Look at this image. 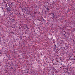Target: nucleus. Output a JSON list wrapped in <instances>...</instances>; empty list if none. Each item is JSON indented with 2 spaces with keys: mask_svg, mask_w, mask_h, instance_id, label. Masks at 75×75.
Instances as JSON below:
<instances>
[{
  "mask_svg": "<svg viewBox=\"0 0 75 75\" xmlns=\"http://www.w3.org/2000/svg\"><path fill=\"white\" fill-rule=\"evenodd\" d=\"M7 11H8V12H10V11H11V8H8L7 9Z\"/></svg>",
  "mask_w": 75,
  "mask_h": 75,
  "instance_id": "nucleus-1",
  "label": "nucleus"
},
{
  "mask_svg": "<svg viewBox=\"0 0 75 75\" xmlns=\"http://www.w3.org/2000/svg\"><path fill=\"white\" fill-rule=\"evenodd\" d=\"M51 16L52 17H55V15L54 14V13H51Z\"/></svg>",
  "mask_w": 75,
  "mask_h": 75,
  "instance_id": "nucleus-2",
  "label": "nucleus"
},
{
  "mask_svg": "<svg viewBox=\"0 0 75 75\" xmlns=\"http://www.w3.org/2000/svg\"><path fill=\"white\" fill-rule=\"evenodd\" d=\"M2 4H3V5L4 6V4H6V2H3L2 3Z\"/></svg>",
  "mask_w": 75,
  "mask_h": 75,
  "instance_id": "nucleus-3",
  "label": "nucleus"
},
{
  "mask_svg": "<svg viewBox=\"0 0 75 75\" xmlns=\"http://www.w3.org/2000/svg\"><path fill=\"white\" fill-rule=\"evenodd\" d=\"M4 6H5V7H7V3H6V4H5Z\"/></svg>",
  "mask_w": 75,
  "mask_h": 75,
  "instance_id": "nucleus-4",
  "label": "nucleus"
},
{
  "mask_svg": "<svg viewBox=\"0 0 75 75\" xmlns=\"http://www.w3.org/2000/svg\"><path fill=\"white\" fill-rule=\"evenodd\" d=\"M52 41L53 42V43H55V40H54V39Z\"/></svg>",
  "mask_w": 75,
  "mask_h": 75,
  "instance_id": "nucleus-5",
  "label": "nucleus"
},
{
  "mask_svg": "<svg viewBox=\"0 0 75 75\" xmlns=\"http://www.w3.org/2000/svg\"><path fill=\"white\" fill-rule=\"evenodd\" d=\"M47 10H48V11H49V10H50V9H49V8H47Z\"/></svg>",
  "mask_w": 75,
  "mask_h": 75,
  "instance_id": "nucleus-6",
  "label": "nucleus"
},
{
  "mask_svg": "<svg viewBox=\"0 0 75 75\" xmlns=\"http://www.w3.org/2000/svg\"><path fill=\"white\" fill-rule=\"evenodd\" d=\"M68 74H70V73H69V72H67Z\"/></svg>",
  "mask_w": 75,
  "mask_h": 75,
  "instance_id": "nucleus-7",
  "label": "nucleus"
},
{
  "mask_svg": "<svg viewBox=\"0 0 75 75\" xmlns=\"http://www.w3.org/2000/svg\"><path fill=\"white\" fill-rule=\"evenodd\" d=\"M11 4H12V3H11Z\"/></svg>",
  "mask_w": 75,
  "mask_h": 75,
  "instance_id": "nucleus-8",
  "label": "nucleus"
},
{
  "mask_svg": "<svg viewBox=\"0 0 75 75\" xmlns=\"http://www.w3.org/2000/svg\"><path fill=\"white\" fill-rule=\"evenodd\" d=\"M35 8H37V6H35Z\"/></svg>",
  "mask_w": 75,
  "mask_h": 75,
  "instance_id": "nucleus-9",
  "label": "nucleus"
},
{
  "mask_svg": "<svg viewBox=\"0 0 75 75\" xmlns=\"http://www.w3.org/2000/svg\"><path fill=\"white\" fill-rule=\"evenodd\" d=\"M53 72V73H54V72Z\"/></svg>",
  "mask_w": 75,
  "mask_h": 75,
  "instance_id": "nucleus-10",
  "label": "nucleus"
},
{
  "mask_svg": "<svg viewBox=\"0 0 75 75\" xmlns=\"http://www.w3.org/2000/svg\"><path fill=\"white\" fill-rule=\"evenodd\" d=\"M53 75H54V74H53Z\"/></svg>",
  "mask_w": 75,
  "mask_h": 75,
  "instance_id": "nucleus-11",
  "label": "nucleus"
},
{
  "mask_svg": "<svg viewBox=\"0 0 75 75\" xmlns=\"http://www.w3.org/2000/svg\"><path fill=\"white\" fill-rule=\"evenodd\" d=\"M16 69H15V70H14V71H16Z\"/></svg>",
  "mask_w": 75,
  "mask_h": 75,
  "instance_id": "nucleus-12",
  "label": "nucleus"
},
{
  "mask_svg": "<svg viewBox=\"0 0 75 75\" xmlns=\"http://www.w3.org/2000/svg\"><path fill=\"white\" fill-rule=\"evenodd\" d=\"M12 68L13 69V68L12 67Z\"/></svg>",
  "mask_w": 75,
  "mask_h": 75,
  "instance_id": "nucleus-13",
  "label": "nucleus"
},
{
  "mask_svg": "<svg viewBox=\"0 0 75 75\" xmlns=\"http://www.w3.org/2000/svg\"><path fill=\"white\" fill-rule=\"evenodd\" d=\"M65 35V34L64 35Z\"/></svg>",
  "mask_w": 75,
  "mask_h": 75,
  "instance_id": "nucleus-14",
  "label": "nucleus"
}]
</instances>
